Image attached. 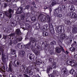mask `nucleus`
<instances>
[{
    "mask_svg": "<svg viewBox=\"0 0 77 77\" xmlns=\"http://www.w3.org/2000/svg\"><path fill=\"white\" fill-rule=\"evenodd\" d=\"M4 48L3 47H0V55H1V53L2 61L4 64H5L6 62H8V56L7 54H4Z\"/></svg>",
    "mask_w": 77,
    "mask_h": 77,
    "instance_id": "1",
    "label": "nucleus"
},
{
    "mask_svg": "<svg viewBox=\"0 0 77 77\" xmlns=\"http://www.w3.org/2000/svg\"><path fill=\"white\" fill-rule=\"evenodd\" d=\"M38 19L40 20L41 21L43 22V21H46L49 24L51 23V18L48 15H47V17H45V15L43 14H41L39 17Z\"/></svg>",
    "mask_w": 77,
    "mask_h": 77,
    "instance_id": "2",
    "label": "nucleus"
},
{
    "mask_svg": "<svg viewBox=\"0 0 77 77\" xmlns=\"http://www.w3.org/2000/svg\"><path fill=\"white\" fill-rule=\"evenodd\" d=\"M12 12H14V10L11 9H9L8 10L5 12V15L8 18H11L12 17Z\"/></svg>",
    "mask_w": 77,
    "mask_h": 77,
    "instance_id": "3",
    "label": "nucleus"
},
{
    "mask_svg": "<svg viewBox=\"0 0 77 77\" xmlns=\"http://www.w3.org/2000/svg\"><path fill=\"white\" fill-rule=\"evenodd\" d=\"M25 70L26 71L25 73V74H28L29 73V75H33V72H34V70H30L27 67H26L25 68Z\"/></svg>",
    "mask_w": 77,
    "mask_h": 77,
    "instance_id": "4",
    "label": "nucleus"
},
{
    "mask_svg": "<svg viewBox=\"0 0 77 77\" xmlns=\"http://www.w3.org/2000/svg\"><path fill=\"white\" fill-rule=\"evenodd\" d=\"M20 60L17 58H15L14 63H13V65L15 67H18L19 66V65H20Z\"/></svg>",
    "mask_w": 77,
    "mask_h": 77,
    "instance_id": "5",
    "label": "nucleus"
},
{
    "mask_svg": "<svg viewBox=\"0 0 77 77\" xmlns=\"http://www.w3.org/2000/svg\"><path fill=\"white\" fill-rule=\"evenodd\" d=\"M31 44V42H30L29 43L27 44L26 45H25V47L26 49V51L27 53H29L30 51V45Z\"/></svg>",
    "mask_w": 77,
    "mask_h": 77,
    "instance_id": "6",
    "label": "nucleus"
},
{
    "mask_svg": "<svg viewBox=\"0 0 77 77\" xmlns=\"http://www.w3.org/2000/svg\"><path fill=\"white\" fill-rule=\"evenodd\" d=\"M49 28L50 29V32H51V34L53 35L54 34V29L53 27V25L51 23L49 24Z\"/></svg>",
    "mask_w": 77,
    "mask_h": 77,
    "instance_id": "7",
    "label": "nucleus"
},
{
    "mask_svg": "<svg viewBox=\"0 0 77 77\" xmlns=\"http://www.w3.org/2000/svg\"><path fill=\"white\" fill-rule=\"evenodd\" d=\"M62 27H59L56 28V30L57 33H62Z\"/></svg>",
    "mask_w": 77,
    "mask_h": 77,
    "instance_id": "8",
    "label": "nucleus"
},
{
    "mask_svg": "<svg viewBox=\"0 0 77 77\" xmlns=\"http://www.w3.org/2000/svg\"><path fill=\"white\" fill-rule=\"evenodd\" d=\"M58 11V10L57 9H55L54 10V15L55 16L57 17L58 18H60L62 17V15L61 14H59L57 13V11Z\"/></svg>",
    "mask_w": 77,
    "mask_h": 77,
    "instance_id": "9",
    "label": "nucleus"
},
{
    "mask_svg": "<svg viewBox=\"0 0 77 77\" xmlns=\"http://www.w3.org/2000/svg\"><path fill=\"white\" fill-rule=\"evenodd\" d=\"M29 56V58L31 60H33L35 58V55L33 54H28L27 56Z\"/></svg>",
    "mask_w": 77,
    "mask_h": 77,
    "instance_id": "10",
    "label": "nucleus"
},
{
    "mask_svg": "<svg viewBox=\"0 0 77 77\" xmlns=\"http://www.w3.org/2000/svg\"><path fill=\"white\" fill-rule=\"evenodd\" d=\"M61 33H62V34L60 35V38L61 40H63L66 37V35L62 32Z\"/></svg>",
    "mask_w": 77,
    "mask_h": 77,
    "instance_id": "11",
    "label": "nucleus"
},
{
    "mask_svg": "<svg viewBox=\"0 0 77 77\" xmlns=\"http://www.w3.org/2000/svg\"><path fill=\"white\" fill-rule=\"evenodd\" d=\"M58 71L56 70H54L53 72L51 75H49V77H55L56 74L57 73Z\"/></svg>",
    "mask_w": 77,
    "mask_h": 77,
    "instance_id": "12",
    "label": "nucleus"
},
{
    "mask_svg": "<svg viewBox=\"0 0 77 77\" xmlns=\"http://www.w3.org/2000/svg\"><path fill=\"white\" fill-rule=\"evenodd\" d=\"M62 48H60L59 47H57L56 48V50L57 53H60L62 51Z\"/></svg>",
    "mask_w": 77,
    "mask_h": 77,
    "instance_id": "13",
    "label": "nucleus"
},
{
    "mask_svg": "<svg viewBox=\"0 0 77 77\" xmlns=\"http://www.w3.org/2000/svg\"><path fill=\"white\" fill-rule=\"evenodd\" d=\"M62 72H63L64 74H67L68 73V70L66 67L63 68L62 69Z\"/></svg>",
    "mask_w": 77,
    "mask_h": 77,
    "instance_id": "14",
    "label": "nucleus"
},
{
    "mask_svg": "<svg viewBox=\"0 0 77 77\" xmlns=\"http://www.w3.org/2000/svg\"><path fill=\"white\" fill-rule=\"evenodd\" d=\"M72 32L74 33H77V28L75 26H73Z\"/></svg>",
    "mask_w": 77,
    "mask_h": 77,
    "instance_id": "15",
    "label": "nucleus"
},
{
    "mask_svg": "<svg viewBox=\"0 0 77 77\" xmlns=\"http://www.w3.org/2000/svg\"><path fill=\"white\" fill-rule=\"evenodd\" d=\"M32 51L37 56L39 54V51H37L36 49H33L32 50Z\"/></svg>",
    "mask_w": 77,
    "mask_h": 77,
    "instance_id": "16",
    "label": "nucleus"
},
{
    "mask_svg": "<svg viewBox=\"0 0 77 77\" xmlns=\"http://www.w3.org/2000/svg\"><path fill=\"white\" fill-rule=\"evenodd\" d=\"M16 33L17 34V35H21V31L20 29H17L16 30Z\"/></svg>",
    "mask_w": 77,
    "mask_h": 77,
    "instance_id": "17",
    "label": "nucleus"
},
{
    "mask_svg": "<svg viewBox=\"0 0 77 77\" xmlns=\"http://www.w3.org/2000/svg\"><path fill=\"white\" fill-rule=\"evenodd\" d=\"M69 72L71 74H72L73 75H75L76 74V72L75 71L74 69H72L69 71Z\"/></svg>",
    "mask_w": 77,
    "mask_h": 77,
    "instance_id": "18",
    "label": "nucleus"
},
{
    "mask_svg": "<svg viewBox=\"0 0 77 77\" xmlns=\"http://www.w3.org/2000/svg\"><path fill=\"white\" fill-rule=\"evenodd\" d=\"M17 10L18 12H20V13H21V12H23V8L21 7H20L17 9Z\"/></svg>",
    "mask_w": 77,
    "mask_h": 77,
    "instance_id": "19",
    "label": "nucleus"
},
{
    "mask_svg": "<svg viewBox=\"0 0 77 77\" xmlns=\"http://www.w3.org/2000/svg\"><path fill=\"white\" fill-rule=\"evenodd\" d=\"M11 53L12 54H16V51L15 50L11 48Z\"/></svg>",
    "mask_w": 77,
    "mask_h": 77,
    "instance_id": "20",
    "label": "nucleus"
},
{
    "mask_svg": "<svg viewBox=\"0 0 77 77\" xmlns=\"http://www.w3.org/2000/svg\"><path fill=\"white\" fill-rule=\"evenodd\" d=\"M60 48H62V51L63 52V53H66V54H68L69 53V52H68L67 51H65V50H64V49H63V48L62 46H60Z\"/></svg>",
    "mask_w": 77,
    "mask_h": 77,
    "instance_id": "21",
    "label": "nucleus"
},
{
    "mask_svg": "<svg viewBox=\"0 0 77 77\" xmlns=\"http://www.w3.org/2000/svg\"><path fill=\"white\" fill-rule=\"evenodd\" d=\"M75 60H71V66H73L75 65Z\"/></svg>",
    "mask_w": 77,
    "mask_h": 77,
    "instance_id": "22",
    "label": "nucleus"
},
{
    "mask_svg": "<svg viewBox=\"0 0 77 77\" xmlns=\"http://www.w3.org/2000/svg\"><path fill=\"white\" fill-rule=\"evenodd\" d=\"M72 17L73 18H77V15L74 13H72Z\"/></svg>",
    "mask_w": 77,
    "mask_h": 77,
    "instance_id": "23",
    "label": "nucleus"
},
{
    "mask_svg": "<svg viewBox=\"0 0 77 77\" xmlns=\"http://www.w3.org/2000/svg\"><path fill=\"white\" fill-rule=\"evenodd\" d=\"M30 39L31 40V42H37V41H36V38H30Z\"/></svg>",
    "mask_w": 77,
    "mask_h": 77,
    "instance_id": "24",
    "label": "nucleus"
},
{
    "mask_svg": "<svg viewBox=\"0 0 77 77\" xmlns=\"http://www.w3.org/2000/svg\"><path fill=\"white\" fill-rule=\"evenodd\" d=\"M5 17V14L3 12H0V18H3Z\"/></svg>",
    "mask_w": 77,
    "mask_h": 77,
    "instance_id": "25",
    "label": "nucleus"
},
{
    "mask_svg": "<svg viewBox=\"0 0 77 77\" xmlns=\"http://www.w3.org/2000/svg\"><path fill=\"white\" fill-rule=\"evenodd\" d=\"M36 29H37V30H38V29H39L40 28V27H41V26L39 24V23H36Z\"/></svg>",
    "mask_w": 77,
    "mask_h": 77,
    "instance_id": "26",
    "label": "nucleus"
},
{
    "mask_svg": "<svg viewBox=\"0 0 77 77\" xmlns=\"http://www.w3.org/2000/svg\"><path fill=\"white\" fill-rule=\"evenodd\" d=\"M57 2H58V1L57 0H52V4L53 5H56V4H57Z\"/></svg>",
    "mask_w": 77,
    "mask_h": 77,
    "instance_id": "27",
    "label": "nucleus"
},
{
    "mask_svg": "<svg viewBox=\"0 0 77 77\" xmlns=\"http://www.w3.org/2000/svg\"><path fill=\"white\" fill-rule=\"evenodd\" d=\"M36 63L38 65H40L42 63V62H40L39 59H38L36 60Z\"/></svg>",
    "mask_w": 77,
    "mask_h": 77,
    "instance_id": "28",
    "label": "nucleus"
},
{
    "mask_svg": "<svg viewBox=\"0 0 77 77\" xmlns=\"http://www.w3.org/2000/svg\"><path fill=\"white\" fill-rule=\"evenodd\" d=\"M66 64L69 65H71V60H68L66 62Z\"/></svg>",
    "mask_w": 77,
    "mask_h": 77,
    "instance_id": "29",
    "label": "nucleus"
},
{
    "mask_svg": "<svg viewBox=\"0 0 77 77\" xmlns=\"http://www.w3.org/2000/svg\"><path fill=\"white\" fill-rule=\"evenodd\" d=\"M48 32H43V35L44 36H48Z\"/></svg>",
    "mask_w": 77,
    "mask_h": 77,
    "instance_id": "30",
    "label": "nucleus"
},
{
    "mask_svg": "<svg viewBox=\"0 0 77 77\" xmlns=\"http://www.w3.org/2000/svg\"><path fill=\"white\" fill-rule=\"evenodd\" d=\"M22 39H23V38L22 37H20L16 39L17 41V42H20V41H22Z\"/></svg>",
    "mask_w": 77,
    "mask_h": 77,
    "instance_id": "31",
    "label": "nucleus"
},
{
    "mask_svg": "<svg viewBox=\"0 0 77 77\" xmlns=\"http://www.w3.org/2000/svg\"><path fill=\"white\" fill-rule=\"evenodd\" d=\"M20 54L21 55H22V57H23L25 55V52L24 50L20 52Z\"/></svg>",
    "mask_w": 77,
    "mask_h": 77,
    "instance_id": "32",
    "label": "nucleus"
},
{
    "mask_svg": "<svg viewBox=\"0 0 77 77\" xmlns=\"http://www.w3.org/2000/svg\"><path fill=\"white\" fill-rule=\"evenodd\" d=\"M25 18V15H23L21 16L20 20H24Z\"/></svg>",
    "mask_w": 77,
    "mask_h": 77,
    "instance_id": "33",
    "label": "nucleus"
},
{
    "mask_svg": "<svg viewBox=\"0 0 77 77\" xmlns=\"http://www.w3.org/2000/svg\"><path fill=\"white\" fill-rule=\"evenodd\" d=\"M70 51H74L75 50V48H74L73 47H72L70 48Z\"/></svg>",
    "mask_w": 77,
    "mask_h": 77,
    "instance_id": "34",
    "label": "nucleus"
},
{
    "mask_svg": "<svg viewBox=\"0 0 77 77\" xmlns=\"http://www.w3.org/2000/svg\"><path fill=\"white\" fill-rule=\"evenodd\" d=\"M17 47L19 48H22V47H23V45L21 44H18Z\"/></svg>",
    "mask_w": 77,
    "mask_h": 77,
    "instance_id": "35",
    "label": "nucleus"
},
{
    "mask_svg": "<svg viewBox=\"0 0 77 77\" xmlns=\"http://www.w3.org/2000/svg\"><path fill=\"white\" fill-rule=\"evenodd\" d=\"M50 45H56V42L55 41H53L50 44Z\"/></svg>",
    "mask_w": 77,
    "mask_h": 77,
    "instance_id": "36",
    "label": "nucleus"
},
{
    "mask_svg": "<svg viewBox=\"0 0 77 77\" xmlns=\"http://www.w3.org/2000/svg\"><path fill=\"white\" fill-rule=\"evenodd\" d=\"M31 4L32 5H33L35 8H36V4H35V1L32 2L31 3Z\"/></svg>",
    "mask_w": 77,
    "mask_h": 77,
    "instance_id": "37",
    "label": "nucleus"
},
{
    "mask_svg": "<svg viewBox=\"0 0 77 77\" xmlns=\"http://www.w3.org/2000/svg\"><path fill=\"white\" fill-rule=\"evenodd\" d=\"M40 29L42 31H43V32H44L46 29H45V27H42L40 28Z\"/></svg>",
    "mask_w": 77,
    "mask_h": 77,
    "instance_id": "38",
    "label": "nucleus"
},
{
    "mask_svg": "<svg viewBox=\"0 0 77 77\" xmlns=\"http://www.w3.org/2000/svg\"><path fill=\"white\" fill-rule=\"evenodd\" d=\"M33 67L32 66H30L28 67L29 69H30L29 71H32V70H33V69H32Z\"/></svg>",
    "mask_w": 77,
    "mask_h": 77,
    "instance_id": "39",
    "label": "nucleus"
},
{
    "mask_svg": "<svg viewBox=\"0 0 77 77\" xmlns=\"http://www.w3.org/2000/svg\"><path fill=\"white\" fill-rule=\"evenodd\" d=\"M26 28L27 29H29L30 27V25H29L28 23H26Z\"/></svg>",
    "mask_w": 77,
    "mask_h": 77,
    "instance_id": "40",
    "label": "nucleus"
},
{
    "mask_svg": "<svg viewBox=\"0 0 77 77\" xmlns=\"http://www.w3.org/2000/svg\"><path fill=\"white\" fill-rule=\"evenodd\" d=\"M50 70V66H48L47 69V72H48V73Z\"/></svg>",
    "mask_w": 77,
    "mask_h": 77,
    "instance_id": "41",
    "label": "nucleus"
},
{
    "mask_svg": "<svg viewBox=\"0 0 77 77\" xmlns=\"http://www.w3.org/2000/svg\"><path fill=\"white\" fill-rule=\"evenodd\" d=\"M34 46L35 48H38V45L36 43H35Z\"/></svg>",
    "mask_w": 77,
    "mask_h": 77,
    "instance_id": "42",
    "label": "nucleus"
},
{
    "mask_svg": "<svg viewBox=\"0 0 77 77\" xmlns=\"http://www.w3.org/2000/svg\"><path fill=\"white\" fill-rule=\"evenodd\" d=\"M61 5L59 6V7H58V9H57V10H59L60 11H62V8H61Z\"/></svg>",
    "mask_w": 77,
    "mask_h": 77,
    "instance_id": "43",
    "label": "nucleus"
},
{
    "mask_svg": "<svg viewBox=\"0 0 77 77\" xmlns=\"http://www.w3.org/2000/svg\"><path fill=\"white\" fill-rule=\"evenodd\" d=\"M32 21H35L36 19V18L35 17H32Z\"/></svg>",
    "mask_w": 77,
    "mask_h": 77,
    "instance_id": "44",
    "label": "nucleus"
},
{
    "mask_svg": "<svg viewBox=\"0 0 77 77\" xmlns=\"http://www.w3.org/2000/svg\"><path fill=\"white\" fill-rule=\"evenodd\" d=\"M26 15L27 17H29L30 15V13H27L26 14Z\"/></svg>",
    "mask_w": 77,
    "mask_h": 77,
    "instance_id": "45",
    "label": "nucleus"
},
{
    "mask_svg": "<svg viewBox=\"0 0 77 77\" xmlns=\"http://www.w3.org/2000/svg\"><path fill=\"white\" fill-rule=\"evenodd\" d=\"M15 33H12L9 35V36L11 37V36H15Z\"/></svg>",
    "mask_w": 77,
    "mask_h": 77,
    "instance_id": "46",
    "label": "nucleus"
},
{
    "mask_svg": "<svg viewBox=\"0 0 77 77\" xmlns=\"http://www.w3.org/2000/svg\"><path fill=\"white\" fill-rule=\"evenodd\" d=\"M15 25V23H14L13 22H11V26L14 27V26Z\"/></svg>",
    "mask_w": 77,
    "mask_h": 77,
    "instance_id": "47",
    "label": "nucleus"
},
{
    "mask_svg": "<svg viewBox=\"0 0 77 77\" xmlns=\"http://www.w3.org/2000/svg\"><path fill=\"white\" fill-rule=\"evenodd\" d=\"M30 7V5H27L25 7L26 9H29V8Z\"/></svg>",
    "mask_w": 77,
    "mask_h": 77,
    "instance_id": "48",
    "label": "nucleus"
},
{
    "mask_svg": "<svg viewBox=\"0 0 77 77\" xmlns=\"http://www.w3.org/2000/svg\"><path fill=\"white\" fill-rule=\"evenodd\" d=\"M9 70H8L7 71V72H9V71L11 72H12V68L11 67H9Z\"/></svg>",
    "mask_w": 77,
    "mask_h": 77,
    "instance_id": "49",
    "label": "nucleus"
},
{
    "mask_svg": "<svg viewBox=\"0 0 77 77\" xmlns=\"http://www.w3.org/2000/svg\"><path fill=\"white\" fill-rule=\"evenodd\" d=\"M49 53L51 54H53V53H54V52L52 50H51L50 51Z\"/></svg>",
    "mask_w": 77,
    "mask_h": 77,
    "instance_id": "50",
    "label": "nucleus"
},
{
    "mask_svg": "<svg viewBox=\"0 0 77 77\" xmlns=\"http://www.w3.org/2000/svg\"><path fill=\"white\" fill-rule=\"evenodd\" d=\"M3 35V39H6L7 38V36L4 35Z\"/></svg>",
    "mask_w": 77,
    "mask_h": 77,
    "instance_id": "51",
    "label": "nucleus"
},
{
    "mask_svg": "<svg viewBox=\"0 0 77 77\" xmlns=\"http://www.w3.org/2000/svg\"><path fill=\"white\" fill-rule=\"evenodd\" d=\"M66 24L68 25L69 24H70V21L68 20V21H66Z\"/></svg>",
    "mask_w": 77,
    "mask_h": 77,
    "instance_id": "52",
    "label": "nucleus"
},
{
    "mask_svg": "<svg viewBox=\"0 0 77 77\" xmlns=\"http://www.w3.org/2000/svg\"><path fill=\"white\" fill-rule=\"evenodd\" d=\"M56 63H54L52 64V67H53V68H56Z\"/></svg>",
    "mask_w": 77,
    "mask_h": 77,
    "instance_id": "53",
    "label": "nucleus"
},
{
    "mask_svg": "<svg viewBox=\"0 0 77 77\" xmlns=\"http://www.w3.org/2000/svg\"><path fill=\"white\" fill-rule=\"evenodd\" d=\"M12 61H10V62L9 63V67H11L12 66Z\"/></svg>",
    "mask_w": 77,
    "mask_h": 77,
    "instance_id": "54",
    "label": "nucleus"
},
{
    "mask_svg": "<svg viewBox=\"0 0 77 77\" xmlns=\"http://www.w3.org/2000/svg\"><path fill=\"white\" fill-rule=\"evenodd\" d=\"M17 42H18V41H17V39L16 40H14L13 41V43H14V44H17Z\"/></svg>",
    "mask_w": 77,
    "mask_h": 77,
    "instance_id": "55",
    "label": "nucleus"
},
{
    "mask_svg": "<svg viewBox=\"0 0 77 77\" xmlns=\"http://www.w3.org/2000/svg\"><path fill=\"white\" fill-rule=\"evenodd\" d=\"M63 9L64 10H65L66 9V8L65 7V6L64 5H63L62 6Z\"/></svg>",
    "mask_w": 77,
    "mask_h": 77,
    "instance_id": "56",
    "label": "nucleus"
},
{
    "mask_svg": "<svg viewBox=\"0 0 77 77\" xmlns=\"http://www.w3.org/2000/svg\"><path fill=\"white\" fill-rule=\"evenodd\" d=\"M73 8L74 7H73L71 6V7L69 8V9H70V11H72V10H73Z\"/></svg>",
    "mask_w": 77,
    "mask_h": 77,
    "instance_id": "57",
    "label": "nucleus"
},
{
    "mask_svg": "<svg viewBox=\"0 0 77 77\" xmlns=\"http://www.w3.org/2000/svg\"><path fill=\"white\" fill-rule=\"evenodd\" d=\"M31 9L32 11H35V8H33V7H31Z\"/></svg>",
    "mask_w": 77,
    "mask_h": 77,
    "instance_id": "58",
    "label": "nucleus"
},
{
    "mask_svg": "<svg viewBox=\"0 0 77 77\" xmlns=\"http://www.w3.org/2000/svg\"><path fill=\"white\" fill-rule=\"evenodd\" d=\"M9 44L10 45L12 44V40L10 41V42H9Z\"/></svg>",
    "mask_w": 77,
    "mask_h": 77,
    "instance_id": "59",
    "label": "nucleus"
},
{
    "mask_svg": "<svg viewBox=\"0 0 77 77\" xmlns=\"http://www.w3.org/2000/svg\"><path fill=\"white\" fill-rule=\"evenodd\" d=\"M8 6V5H7V4H5L4 5V8H6Z\"/></svg>",
    "mask_w": 77,
    "mask_h": 77,
    "instance_id": "60",
    "label": "nucleus"
},
{
    "mask_svg": "<svg viewBox=\"0 0 77 77\" xmlns=\"http://www.w3.org/2000/svg\"><path fill=\"white\" fill-rule=\"evenodd\" d=\"M23 75L24 77H30L28 76V75H26L25 74H23Z\"/></svg>",
    "mask_w": 77,
    "mask_h": 77,
    "instance_id": "61",
    "label": "nucleus"
},
{
    "mask_svg": "<svg viewBox=\"0 0 77 77\" xmlns=\"http://www.w3.org/2000/svg\"><path fill=\"white\" fill-rule=\"evenodd\" d=\"M49 11L50 14H51V12H52V9L51 8H49Z\"/></svg>",
    "mask_w": 77,
    "mask_h": 77,
    "instance_id": "62",
    "label": "nucleus"
},
{
    "mask_svg": "<svg viewBox=\"0 0 77 77\" xmlns=\"http://www.w3.org/2000/svg\"><path fill=\"white\" fill-rule=\"evenodd\" d=\"M9 77H14V76H13V75H12V74H10Z\"/></svg>",
    "mask_w": 77,
    "mask_h": 77,
    "instance_id": "63",
    "label": "nucleus"
},
{
    "mask_svg": "<svg viewBox=\"0 0 77 77\" xmlns=\"http://www.w3.org/2000/svg\"><path fill=\"white\" fill-rule=\"evenodd\" d=\"M18 77H23V75H22L19 74L18 75Z\"/></svg>",
    "mask_w": 77,
    "mask_h": 77,
    "instance_id": "64",
    "label": "nucleus"
}]
</instances>
